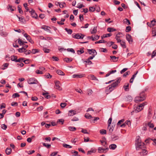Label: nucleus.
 <instances>
[{
    "label": "nucleus",
    "instance_id": "nucleus-1",
    "mask_svg": "<svg viewBox=\"0 0 156 156\" xmlns=\"http://www.w3.org/2000/svg\"><path fill=\"white\" fill-rule=\"evenodd\" d=\"M116 81L113 83L111 85L109 86L108 90L110 92H111L115 88L117 87L118 84L120 83L121 80V77H118L116 79Z\"/></svg>",
    "mask_w": 156,
    "mask_h": 156
},
{
    "label": "nucleus",
    "instance_id": "nucleus-2",
    "mask_svg": "<svg viewBox=\"0 0 156 156\" xmlns=\"http://www.w3.org/2000/svg\"><path fill=\"white\" fill-rule=\"evenodd\" d=\"M116 81L113 83L111 85L109 86L108 90L110 92H111L115 88L117 87L118 84L120 83L121 80V77H118L116 79Z\"/></svg>",
    "mask_w": 156,
    "mask_h": 156
},
{
    "label": "nucleus",
    "instance_id": "nucleus-3",
    "mask_svg": "<svg viewBox=\"0 0 156 156\" xmlns=\"http://www.w3.org/2000/svg\"><path fill=\"white\" fill-rule=\"evenodd\" d=\"M145 99V96L144 92L141 93L139 96L135 97V101L136 102L139 101H144Z\"/></svg>",
    "mask_w": 156,
    "mask_h": 156
},
{
    "label": "nucleus",
    "instance_id": "nucleus-4",
    "mask_svg": "<svg viewBox=\"0 0 156 156\" xmlns=\"http://www.w3.org/2000/svg\"><path fill=\"white\" fill-rule=\"evenodd\" d=\"M147 104V102H144L139 105L135 110V112L137 113L143 109L144 106Z\"/></svg>",
    "mask_w": 156,
    "mask_h": 156
},
{
    "label": "nucleus",
    "instance_id": "nucleus-5",
    "mask_svg": "<svg viewBox=\"0 0 156 156\" xmlns=\"http://www.w3.org/2000/svg\"><path fill=\"white\" fill-rule=\"evenodd\" d=\"M145 145L144 143L137 144L136 145V150L137 151H140L143 149V148H145Z\"/></svg>",
    "mask_w": 156,
    "mask_h": 156
},
{
    "label": "nucleus",
    "instance_id": "nucleus-6",
    "mask_svg": "<svg viewBox=\"0 0 156 156\" xmlns=\"http://www.w3.org/2000/svg\"><path fill=\"white\" fill-rule=\"evenodd\" d=\"M28 83L29 84H36L38 83V81L35 78H31L29 79Z\"/></svg>",
    "mask_w": 156,
    "mask_h": 156
},
{
    "label": "nucleus",
    "instance_id": "nucleus-7",
    "mask_svg": "<svg viewBox=\"0 0 156 156\" xmlns=\"http://www.w3.org/2000/svg\"><path fill=\"white\" fill-rule=\"evenodd\" d=\"M73 37L77 39H83L85 35L82 34H76L75 35L73 34L72 35Z\"/></svg>",
    "mask_w": 156,
    "mask_h": 156
},
{
    "label": "nucleus",
    "instance_id": "nucleus-8",
    "mask_svg": "<svg viewBox=\"0 0 156 156\" xmlns=\"http://www.w3.org/2000/svg\"><path fill=\"white\" fill-rule=\"evenodd\" d=\"M147 24L148 26L151 27L156 24V21L154 19L151 21V22H147Z\"/></svg>",
    "mask_w": 156,
    "mask_h": 156
},
{
    "label": "nucleus",
    "instance_id": "nucleus-9",
    "mask_svg": "<svg viewBox=\"0 0 156 156\" xmlns=\"http://www.w3.org/2000/svg\"><path fill=\"white\" fill-rule=\"evenodd\" d=\"M126 38L129 44H131L132 43L133 40L130 35L127 34L126 36Z\"/></svg>",
    "mask_w": 156,
    "mask_h": 156
},
{
    "label": "nucleus",
    "instance_id": "nucleus-10",
    "mask_svg": "<svg viewBox=\"0 0 156 156\" xmlns=\"http://www.w3.org/2000/svg\"><path fill=\"white\" fill-rule=\"evenodd\" d=\"M55 88L59 90H62V88H61L59 85L60 84V82L58 81H57L55 82Z\"/></svg>",
    "mask_w": 156,
    "mask_h": 156
},
{
    "label": "nucleus",
    "instance_id": "nucleus-11",
    "mask_svg": "<svg viewBox=\"0 0 156 156\" xmlns=\"http://www.w3.org/2000/svg\"><path fill=\"white\" fill-rule=\"evenodd\" d=\"M139 153L141 155L143 156L146 155L147 153V151L144 148L141 150V151H140Z\"/></svg>",
    "mask_w": 156,
    "mask_h": 156
},
{
    "label": "nucleus",
    "instance_id": "nucleus-12",
    "mask_svg": "<svg viewBox=\"0 0 156 156\" xmlns=\"http://www.w3.org/2000/svg\"><path fill=\"white\" fill-rule=\"evenodd\" d=\"M30 12V13L31 16L33 18H34L36 19H37V14L35 13L34 10L32 9Z\"/></svg>",
    "mask_w": 156,
    "mask_h": 156
},
{
    "label": "nucleus",
    "instance_id": "nucleus-13",
    "mask_svg": "<svg viewBox=\"0 0 156 156\" xmlns=\"http://www.w3.org/2000/svg\"><path fill=\"white\" fill-rule=\"evenodd\" d=\"M76 114V111L75 110H70L69 111L68 115L69 116H73Z\"/></svg>",
    "mask_w": 156,
    "mask_h": 156
},
{
    "label": "nucleus",
    "instance_id": "nucleus-14",
    "mask_svg": "<svg viewBox=\"0 0 156 156\" xmlns=\"http://www.w3.org/2000/svg\"><path fill=\"white\" fill-rule=\"evenodd\" d=\"M119 138V136L115 134L112 135L111 136V140L113 141H115L118 140Z\"/></svg>",
    "mask_w": 156,
    "mask_h": 156
},
{
    "label": "nucleus",
    "instance_id": "nucleus-15",
    "mask_svg": "<svg viewBox=\"0 0 156 156\" xmlns=\"http://www.w3.org/2000/svg\"><path fill=\"white\" fill-rule=\"evenodd\" d=\"M87 51L90 55H91L92 53H93V54H97L96 51L94 49H87Z\"/></svg>",
    "mask_w": 156,
    "mask_h": 156
},
{
    "label": "nucleus",
    "instance_id": "nucleus-16",
    "mask_svg": "<svg viewBox=\"0 0 156 156\" xmlns=\"http://www.w3.org/2000/svg\"><path fill=\"white\" fill-rule=\"evenodd\" d=\"M7 8L8 9H10L11 12H12L15 10H16V8L14 6H12L10 5H9L7 6Z\"/></svg>",
    "mask_w": 156,
    "mask_h": 156
},
{
    "label": "nucleus",
    "instance_id": "nucleus-17",
    "mask_svg": "<svg viewBox=\"0 0 156 156\" xmlns=\"http://www.w3.org/2000/svg\"><path fill=\"white\" fill-rule=\"evenodd\" d=\"M111 59L114 62H116L118 61L119 58L116 57L115 56H110Z\"/></svg>",
    "mask_w": 156,
    "mask_h": 156
},
{
    "label": "nucleus",
    "instance_id": "nucleus-18",
    "mask_svg": "<svg viewBox=\"0 0 156 156\" xmlns=\"http://www.w3.org/2000/svg\"><path fill=\"white\" fill-rule=\"evenodd\" d=\"M83 76L82 74H74L73 75V77L74 78H81Z\"/></svg>",
    "mask_w": 156,
    "mask_h": 156
},
{
    "label": "nucleus",
    "instance_id": "nucleus-19",
    "mask_svg": "<svg viewBox=\"0 0 156 156\" xmlns=\"http://www.w3.org/2000/svg\"><path fill=\"white\" fill-rule=\"evenodd\" d=\"M141 143L140 137L139 136H137L136 137V140L135 145Z\"/></svg>",
    "mask_w": 156,
    "mask_h": 156
},
{
    "label": "nucleus",
    "instance_id": "nucleus-20",
    "mask_svg": "<svg viewBox=\"0 0 156 156\" xmlns=\"http://www.w3.org/2000/svg\"><path fill=\"white\" fill-rule=\"evenodd\" d=\"M108 129H109V133L111 134L113 131L114 128L113 126H111L110 125H108Z\"/></svg>",
    "mask_w": 156,
    "mask_h": 156
},
{
    "label": "nucleus",
    "instance_id": "nucleus-21",
    "mask_svg": "<svg viewBox=\"0 0 156 156\" xmlns=\"http://www.w3.org/2000/svg\"><path fill=\"white\" fill-rule=\"evenodd\" d=\"M129 83H126L123 86L124 90L125 91H128L129 90Z\"/></svg>",
    "mask_w": 156,
    "mask_h": 156
},
{
    "label": "nucleus",
    "instance_id": "nucleus-22",
    "mask_svg": "<svg viewBox=\"0 0 156 156\" xmlns=\"http://www.w3.org/2000/svg\"><path fill=\"white\" fill-rule=\"evenodd\" d=\"M138 73V71H137L136 73H135L133 75L132 77L131 78V79L130 80L129 82L130 83H132L133 82V80L136 77V76Z\"/></svg>",
    "mask_w": 156,
    "mask_h": 156
},
{
    "label": "nucleus",
    "instance_id": "nucleus-23",
    "mask_svg": "<svg viewBox=\"0 0 156 156\" xmlns=\"http://www.w3.org/2000/svg\"><path fill=\"white\" fill-rule=\"evenodd\" d=\"M117 147V146L115 144H111L109 146V148L110 149L114 150Z\"/></svg>",
    "mask_w": 156,
    "mask_h": 156
},
{
    "label": "nucleus",
    "instance_id": "nucleus-24",
    "mask_svg": "<svg viewBox=\"0 0 156 156\" xmlns=\"http://www.w3.org/2000/svg\"><path fill=\"white\" fill-rule=\"evenodd\" d=\"M121 46L124 48H126V47L125 42L123 41H121L120 42H119Z\"/></svg>",
    "mask_w": 156,
    "mask_h": 156
},
{
    "label": "nucleus",
    "instance_id": "nucleus-25",
    "mask_svg": "<svg viewBox=\"0 0 156 156\" xmlns=\"http://www.w3.org/2000/svg\"><path fill=\"white\" fill-rule=\"evenodd\" d=\"M6 154L9 155L12 152V150L10 148H7L5 151Z\"/></svg>",
    "mask_w": 156,
    "mask_h": 156
},
{
    "label": "nucleus",
    "instance_id": "nucleus-26",
    "mask_svg": "<svg viewBox=\"0 0 156 156\" xmlns=\"http://www.w3.org/2000/svg\"><path fill=\"white\" fill-rule=\"evenodd\" d=\"M100 141L102 145L105 147H107V142L105 141L104 140H101Z\"/></svg>",
    "mask_w": 156,
    "mask_h": 156
},
{
    "label": "nucleus",
    "instance_id": "nucleus-27",
    "mask_svg": "<svg viewBox=\"0 0 156 156\" xmlns=\"http://www.w3.org/2000/svg\"><path fill=\"white\" fill-rule=\"evenodd\" d=\"M88 77L92 80H98V79L93 75H90L88 76Z\"/></svg>",
    "mask_w": 156,
    "mask_h": 156
},
{
    "label": "nucleus",
    "instance_id": "nucleus-28",
    "mask_svg": "<svg viewBox=\"0 0 156 156\" xmlns=\"http://www.w3.org/2000/svg\"><path fill=\"white\" fill-rule=\"evenodd\" d=\"M0 34L2 36H3L4 37H6L8 35V34L7 33L3 31L2 30H0Z\"/></svg>",
    "mask_w": 156,
    "mask_h": 156
},
{
    "label": "nucleus",
    "instance_id": "nucleus-29",
    "mask_svg": "<svg viewBox=\"0 0 156 156\" xmlns=\"http://www.w3.org/2000/svg\"><path fill=\"white\" fill-rule=\"evenodd\" d=\"M133 99V98L132 96L130 95H128L126 98V101L130 102Z\"/></svg>",
    "mask_w": 156,
    "mask_h": 156
},
{
    "label": "nucleus",
    "instance_id": "nucleus-30",
    "mask_svg": "<svg viewBox=\"0 0 156 156\" xmlns=\"http://www.w3.org/2000/svg\"><path fill=\"white\" fill-rule=\"evenodd\" d=\"M73 60V59L71 58H66L64 59V61L67 63L71 62Z\"/></svg>",
    "mask_w": 156,
    "mask_h": 156
},
{
    "label": "nucleus",
    "instance_id": "nucleus-31",
    "mask_svg": "<svg viewBox=\"0 0 156 156\" xmlns=\"http://www.w3.org/2000/svg\"><path fill=\"white\" fill-rule=\"evenodd\" d=\"M57 73L59 75L64 76L65 73L62 71L60 70H58L56 71Z\"/></svg>",
    "mask_w": 156,
    "mask_h": 156
},
{
    "label": "nucleus",
    "instance_id": "nucleus-32",
    "mask_svg": "<svg viewBox=\"0 0 156 156\" xmlns=\"http://www.w3.org/2000/svg\"><path fill=\"white\" fill-rule=\"evenodd\" d=\"M123 23H125L127 25H130V23L129 20L127 19H125L123 20Z\"/></svg>",
    "mask_w": 156,
    "mask_h": 156
},
{
    "label": "nucleus",
    "instance_id": "nucleus-33",
    "mask_svg": "<svg viewBox=\"0 0 156 156\" xmlns=\"http://www.w3.org/2000/svg\"><path fill=\"white\" fill-rule=\"evenodd\" d=\"M116 30L115 29L111 28V27H108L107 28V31L110 32L116 31Z\"/></svg>",
    "mask_w": 156,
    "mask_h": 156
},
{
    "label": "nucleus",
    "instance_id": "nucleus-34",
    "mask_svg": "<svg viewBox=\"0 0 156 156\" xmlns=\"http://www.w3.org/2000/svg\"><path fill=\"white\" fill-rule=\"evenodd\" d=\"M17 58V56L16 55H13L11 56V60L12 61H13L15 62H16V60Z\"/></svg>",
    "mask_w": 156,
    "mask_h": 156
},
{
    "label": "nucleus",
    "instance_id": "nucleus-35",
    "mask_svg": "<svg viewBox=\"0 0 156 156\" xmlns=\"http://www.w3.org/2000/svg\"><path fill=\"white\" fill-rule=\"evenodd\" d=\"M106 43V46L110 47L114 44V42L112 41H109L108 42H107Z\"/></svg>",
    "mask_w": 156,
    "mask_h": 156
},
{
    "label": "nucleus",
    "instance_id": "nucleus-36",
    "mask_svg": "<svg viewBox=\"0 0 156 156\" xmlns=\"http://www.w3.org/2000/svg\"><path fill=\"white\" fill-rule=\"evenodd\" d=\"M42 144L44 146L46 147L47 148H50L51 147L50 144H47L45 143H43Z\"/></svg>",
    "mask_w": 156,
    "mask_h": 156
},
{
    "label": "nucleus",
    "instance_id": "nucleus-37",
    "mask_svg": "<svg viewBox=\"0 0 156 156\" xmlns=\"http://www.w3.org/2000/svg\"><path fill=\"white\" fill-rule=\"evenodd\" d=\"M48 92L43 93L42 94L43 95L45 96V97L47 99H49L51 96L49 95H48Z\"/></svg>",
    "mask_w": 156,
    "mask_h": 156
},
{
    "label": "nucleus",
    "instance_id": "nucleus-38",
    "mask_svg": "<svg viewBox=\"0 0 156 156\" xmlns=\"http://www.w3.org/2000/svg\"><path fill=\"white\" fill-rule=\"evenodd\" d=\"M85 117L87 119H90L91 118H93L91 115H90L89 113H87L85 114Z\"/></svg>",
    "mask_w": 156,
    "mask_h": 156
},
{
    "label": "nucleus",
    "instance_id": "nucleus-39",
    "mask_svg": "<svg viewBox=\"0 0 156 156\" xmlns=\"http://www.w3.org/2000/svg\"><path fill=\"white\" fill-rule=\"evenodd\" d=\"M18 10L19 11V12L20 14H23V12L21 9V6L19 5L18 6Z\"/></svg>",
    "mask_w": 156,
    "mask_h": 156
},
{
    "label": "nucleus",
    "instance_id": "nucleus-40",
    "mask_svg": "<svg viewBox=\"0 0 156 156\" xmlns=\"http://www.w3.org/2000/svg\"><path fill=\"white\" fill-rule=\"evenodd\" d=\"M63 146L66 148H71L72 147L71 146L66 144H63Z\"/></svg>",
    "mask_w": 156,
    "mask_h": 156
},
{
    "label": "nucleus",
    "instance_id": "nucleus-41",
    "mask_svg": "<svg viewBox=\"0 0 156 156\" xmlns=\"http://www.w3.org/2000/svg\"><path fill=\"white\" fill-rule=\"evenodd\" d=\"M98 152L99 153H103L104 152L103 148L101 147H99L98 149Z\"/></svg>",
    "mask_w": 156,
    "mask_h": 156
},
{
    "label": "nucleus",
    "instance_id": "nucleus-42",
    "mask_svg": "<svg viewBox=\"0 0 156 156\" xmlns=\"http://www.w3.org/2000/svg\"><path fill=\"white\" fill-rule=\"evenodd\" d=\"M97 32V27H94L92 30L91 31V34H95Z\"/></svg>",
    "mask_w": 156,
    "mask_h": 156
},
{
    "label": "nucleus",
    "instance_id": "nucleus-43",
    "mask_svg": "<svg viewBox=\"0 0 156 156\" xmlns=\"http://www.w3.org/2000/svg\"><path fill=\"white\" fill-rule=\"evenodd\" d=\"M131 30V27L130 26H128L126 27V32H129Z\"/></svg>",
    "mask_w": 156,
    "mask_h": 156
},
{
    "label": "nucleus",
    "instance_id": "nucleus-44",
    "mask_svg": "<svg viewBox=\"0 0 156 156\" xmlns=\"http://www.w3.org/2000/svg\"><path fill=\"white\" fill-rule=\"evenodd\" d=\"M115 39L117 41V42L118 43H119V42H121V41L120 40V38L119 36L117 35H116L115 37Z\"/></svg>",
    "mask_w": 156,
    "mask_h": 156
},
{
    "label": "nucleus",
    "instance_id": "nucleus-45",
    "mask_svg": "<svg viewBox=\"0 0 156 156\" xmlns=\"http://www.w3.org/2000/svg\"><path fill=\"white\" fill-rule=\"evenodd\" d=\"M87 95H91L93 92V91H92V90H90V89H88L87 90Z\"/></svg>",
    "mask_w": 156,
    "mask_h": 156
},
{
    "label": "nucleus",
    "instance_id": "nucleus-46",
    "mask_svg": "<svg viewBox=\"0 0 156 156\" xmlns=\"http://www.w3.org/2000/svg\"><path fill=\"white\" fill-rule=\"evenodd\" d=\"M69 129L71 131H73L76 130V128L73 126H69Z\"/></svg>",
    "mask_w": 156,
    "mask_h": 156
},
{
    "label": "nucleus",
    "instance_id": "nucleus-47",
    "mask_svg": "<svg viewBox=\"0 0 156 156\" xmlns=\"http://www.w3.org/2000/svg\"><path fill=\"white\" fill-rule=\"evenodd\" d=\"M65 30L67 32L68 34H72L73 32L71 29H68L67 28H66Z\"/></svg>",
    "mask_w": 156,
    "mask_h": 156
},
{
    "label": "nucleus",
    "instance_id": "nucleus-48",
    "mask_svg": "<svg viewBox=\"0 0 156 156\" xmlns=\"http://www.w3.org/2000/svg\"><path fill=\"white\" fill-rule=\"evenodd\" d=\"M65 3L64 2H60L59 5V6L60 8H63L65 7L64 5H65Z\"/></svg>",
    "mask_w": 156,
    "mask_h": 156
},
{
    "label": "nucleus",
    "instance_id": "nucleus-49",
    "mask_svg": "<svg viewBox=\"0 0 156 156\" xmlns=\"http://www.w3.org/2000/svg\"><path fill=\"white\" fill-rule=\"evenodd\" d=\"M95 10V8L94 7H89V11L90 12H94Z\"/></svg>",
    "mask_w": 156,
    "mask_h": 156
},
{
    "label": "nucleus",
    "instance_id": "nucleus-50",
    "mask_svg": "<svg viewBox=\"0 0 156 156\" xmlns=\"http://www.w3.org/2000/svg\"><path fill=\"white\" fill-rule=\"evenodd\" d=\"M43 51L45 53H48L50 52V50L46 48H43Z\"/></svg>",
    "mask_w": 156,
    "mask_h": 156
},
{
    "label": "nucleus",
    "instance_id": "nucleus-51",
    "mask_svg": "<svg viewBox=\"0 0 156 156\" xmlns=\"http://www.w3.org/2000/svg\"><path fill=\"white\" fill-rule=\"evenodd\" d=\"M20 96V95L17 93L13 94L12 95V98H15L16 97H19Z\"/></svg>",
    "mask_w": 156,
    "mask_h": 156
},
{
    "label": "nucleus",
    "instance_id": "nucleus-52",
    "mask_svg": "<svg viewBox=\"0 0 156 156\" xmlns=\"http://www.w3.org/2000/svg\"><path fill=\"white\" fill-rule=\"evenodd\" d=\"M100 133L102 134H106V131L105 130L102 129L100 131Z\"/></svg>",
    "mask_w": 156,
    "mask_h": 156
},
{
    "label": "nucleus",
    "instance_id": "nucleus-53",
    "mask_svg": "<svg viewBox=\"0 0 156 156\" xmlns=\"http://www.w3.org/2000/svg\"><path fill=\"white\" fill-rule=\"evenodd\" d=\"M36 73L37 74H43V72L40 70L37 69L35 71Z\"/></svg>",
    "mask_w": 156,
    "mask_h": 156
},
{
    "label": "nucleus",
    "instance_id": "nucleus-54",
    "mask_svg": "<svg viewBox=\"0 0 156 156\" xmlns=\"http://www.w3.org/2000/svg\"><path fill=\"white\" fill-rule=\"evenodd\" d=\"M38 52L39 51L37 49H33L32 50V51H31V52L34 54Z\"/></svg>",
    "mask_w": 156,
    "mask_h": 156
},
{
    "label": "nucleus",
    "instance_id": "nucleus-55",
    "mask_svg": "<svg viewBox=\"0 0 156 156\" xmlns=\"http://www.w3.org/2000/svg\"><path fill=\"white\" fill-rule=\"evenodd\" d=\"M44 76L47 78H51L52 76L49 73H47L44 75Z\"/></svg>",
    "mask_w": 156,
    "mask_h": 156
},
{
    "label": "nucleus",
    "instance_id": "nucleus-56",
    "mask_svg": "<svg viewBox=\"0 0 156 156\" xmlns=\"http://www.w3.org/2000/svg\"><path fill=\"white\" fill-rule=\"evenodd\" d=\"M24 53L26 55H29L30 53L31 52V51L30 50H24Z\"/></svg>",
    "mask_w": 156,
    "mask_h": 156
},
{
    "label": "nucleus",
    "instance_id": "nucleus-57",
    "mask_svg": "<svg viewBox=\"0 0 156 156\" xmlns=\"http://www.w3.org/2000/svg\"><path fill=\"white\" fill-rule=\"evenodd\" d=\"M125 121V120L124 119H122L121 120L119 121L117 123V125L118 126L120 125L121 124L122 122H123Z\"/></svg>",
    "mask_w": 156,
    "mask_h": 156
},
{
    "label": "nucleus",
    "instance_id": "nucleus-58",
    "mask_svg": "<svg viewBox=\"0 0 156 156\" xmlns=\"http://www.w3.org/2000/svg\"><path fill=\"white\" fill-rule=\"evenodd\" d=\"M84 62H85L86 63H87L89 65H90L92 64L91 61L88 59H87L86 61H84Z\"/></svg>",
    "mask_w": 156,
    "mask_h": 156
},
{
    "label": "nucleus",
    "instance_id": "nucleus-59",
    "mask_svg": "<svg viewBox=\"0 0 156 156\" xmlns=\"http://www.w3.org/2000/svg\"><path fill=\"white\" fill-rule=\"evenodd\" d=\"M130 73V72L129 71H128L126 72L123 75V77H125L127 75H128Z\"/></svg>",
    "mask_w": 156,
    "mask_h": 156
},
{
    "label": "nucleus",
    "instance_id": "nucleus-60",
    "mask_svg": "<svg viewBox=\"0 0 156 156\" xmlns=\"http://www.w3.org/2000/svg\"><path fill=\"white\" fill-rule=\"evenodd\" d=\"M83 48L82 49L78 50L77 51V53L78 54H80L83 53L84 52V51L83 50Z\"/></svg>",
    "mask_w": 156,
    "mask_h": 156
},
{
    "label": "nucleus",
    "instance_id": "nucleus-61",
    "mask_svg": "<svg viewBox=\"0 0 156 156\" xmlns=\"http://www.w3.org/2000/svg\"><path fill=\"white\" fill-rule=\"evenodd\" d=\"M67 105V104L65 103H61L60 104V106L62 108H64Z\"/></svg>",
    "mask_w": 156,
    "mask_h": 156
},
{
    "label": "nucleus",
    "instance_id": "nucleus-62",
    "mask_svg": "<svg viewBox=\"0 0 156 156\" xmlns=\"http://www.w3.org/2000/svg\"><path fill=\"white\" fill-rule=\"evenodd\" d=\"M23 6L24 7L25 9L26 10V12H27L29 10V9L28 7H27V4L25 3L23 4Z\"/></svg>",
    "mask_w": 156,
    "mask_h": 156
},
{
    "label": "nucleus",
    "instance_id": "nucleus-63",
    "mask_svg": "<svg viewBox=\"0 0 156 156\" xmlns=\"http://www.w3.org/2000/svg\"><path fill=\"white\" fill-rule=\"evenodd\" d=\"M1 128L4 130H6V128H7V126L5 124H2L1 126Z\"/></svg>",
    "mask_w": 156,
    "mask_h": 156
},
{
    "label": "nucleus",
    "instance_id": "nucleus-64",
    "mask_svg": "<svg viewBox=\"0 0 156 156\" xmlns=\"http://www.w3.org/2000/svg\"><path fill=\"white\" fill-rule=\"evenodd\" d=\"M152 34H153V35H152L153 37H155L156 36V32L155 30V29L154 30L153 29V30L152 31Z\"/></svg>",
    "mask_w": 156,
    "mask_h": 156
}]
</instances>
